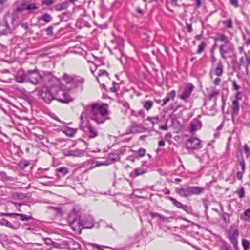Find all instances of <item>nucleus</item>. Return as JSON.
<instances>
[{
    "label": "nucleus",
    "instance_id": "f257e3e1",
    "mask_svg": "<svg viewBox=\"0 0 250 250\" xmlns=\"http://www.w3.org/2000/svg\"><path fill=\"white\" fill-rule=\"evenodd\" d=\"M39 95L44 103L49 104L54 100L67 104L71 101L66 93L62 89L60 81L57 80L50 86H43Z\"/></svg>",
    "mask_w": 250,
    "mask_h": 250
},
{
    "label": "nucleus",
    "instance_id": "f03ea898",
    "mask_svg": "<svg viewBox=\"0 0 250 250\" xmlns=\"http://www.w3.org/2000/svg\"><path fill=\"white\" fill-rule=\"evenodd\" d=\"M107 107V105L106 104L100 105L96 103L93 104L91 106H87L85 111H83L80 116L81 124L80 129L83 130L82 125L84 122L83 119H86L87 117V112H89L91 120L94 121L97 124L104 123L108 115Z\"/></svg>",
    "mask_w": 250,
    "mask_h": 250
},
{
    "label": "nucleus",
    "instance_id": "7ed1b4c3",
    "mask_svg": "<svg viewBox=\"0 0 250 250\" xmlns=\"http://www.w3.org/2000/svg\"><path fill=\"white\" fill-rule=\"evenodd\" d=\"M204 191L203 188L198 186H185L180 188H176V192L181 197H188L192 195H199Z\"/></svg>",
    "mask_w": 250,
    "mask_h": 250
},
{
    "label": "nucleus",
    "instance_id": "20e7f679",
    "mask_svg": "<svg viewBox=\"0 0 250 250\" xmlns=\"http://www.w3.org/2000/svg\"><path fill=\"white\" fill-rule=\"evenodd\" d=\"M14 21V17L7 14L5 16L3 22L0 23V34L6 35L12 33L14 27L12 26Z\"/></svg>",
    "mask_w": 250,
    "mask_h": 250
},
{
    "label": "nucleus",
    "instance_id": "39448f33",
    "mask_svg": "<svg viewBox=\"0 0 250 250\" xmlns=\"http://www.w3.org/2000/svg\"><path fill=\"white\" fill-rule=\"evenodd\" d=\"M186 146L188 149H198L201 148V140L196 137H191L186 143Z\"/></svg>",
    "mask_w": 250,
    "mask_h": 250
},
{
    "label": "nucleus",
    "instance_id": "423d86ee",
    "mask_svg": "<svg viewBox=\"0 0 250 250\" xmlns=\"http://www.w3.org/2000/svg\"><path fill=\"white\" fill-rule=\"evenodd\" d=\"M232 47L230 42L228 41V42H224L219 47V51L222 58L226 59V54L232 51Z\"/></svg>",
    "mask_w": 250,
    "mask_h": 250
},
{
    "label": "nucleus",
    "instance_id": "0eeeda50",
    "mask_svg": "<svg viewBox=\"0 0 250 250\" xmlns=\"http://www.w3.org/2000/svg\"><path fill=\"white\" fill-rule=\"evenodd\" d=\"M27 76L28 80L31 83L34 85H37L38 83L40 76L36 70L28 71Z\"/></svg>",
    "mask_w": 250,
    "mask_h": 250
},
{
    "label": "nucleus",
    "instance_id": "6e6552de",
    "mask_svg": "<svg viewBox=\"0 0 250 250\" xmlns=\"http://www.w3.org/2000/svg\"><path fill=\"white\" fill-rule=\"evenodd\" d=\"M239 233V231L237 229H235L233 231H230L228 233V238L230 240L235 250L238 249V237Z\"/></svg>",
    "mask_w": 250,
    "mask_h": 250
},
{
    "label": "nucleus",
    "instance_id": "1a4fd4ad",
    "mask_svg": "<svg viewBox=\"0 0 250 250\" xmlns=\"http://www.w3.org/2000/svg\"><path fill=\"white\" fill-rule=\"evenodd\" d=\"M85 152L83 150L77 149L75 150H65L63 155L65 157H80L84 155Z\"/></svg>",
    "mask_w": 250,
    "mask_h": 250
},
{
    "label": "nucleus",
    "instance_id": "9d476101",
    "mask_svg": "<svg viewBox=\"0 0 250 250\" xmlns=\"http://www.w3.org/2000/svg\"><path fill=\"white\" fill-rule=\"evenodd\" d=\"M39 7L34 3L26 2L22 5L21 7L18 8L17 11H21L22 10H28L30 13H33L34 11L38 9Z\"/></svg>",
    "mask_w": 250,
    "mask_h": 250
},
{
    "label": "nucleus",
    "instance_id": "9b49d317",
    "mask_svg": "<svg viewBox=\"0 0 250 250\" xmlns=\"http://www.w3.org/2000/svg\"><path fill=\"white\" fill-rule=\"evenodd\" d=\"M0 215L1 216H19L20 217V220L22 221H28L30 219H32L33 218L31 216H27L24 214L21 213H0Z\"/></svg>",
    "mask_w": 250,
    "mask_h": 250
},
{
    "label": "nucleus",
    "instance_id": "f8f14e48",
    "mask_svg": "<svg viewBox=\"0 0 250 250\" xmlns=\"http://www.w3.org/2000/svg\"><path fill=\"white\" fill-rule=\"evenodd\" d=\"M27 72L24 73L22 69L18 71L17 74L15 76L16 81L19 83H23L26 80H28Z\"/></svg>",
    "mask_w": 250,
    "mask_h": 250
},
{
    "label": "nucleus",
    "instance_id": "ddd939ff",
    "mask_svg": "<svg viewBox=\"0 0 250 250\" xmlns=\"http://www.w3.org/2000/svg\"><path fill=\"white\" fill-rule=\"evenodd\" d=\"M202 126V123L198 120H193L190 122V131L193 133L200 129Z\"/></svg>",
    "mask_w": 250,
    "mask_h": 250
},
{
    "label": "nucleus",
    "instance_id": "4468645a",
    "mask_svg": "<svg viewBox=\"0 0 250 250\" xmlns=\"http://www.w3.org/2000/svg\"><path fill=\"white\" fill-rule=\"evenodd\" d=\"M56 176L58 177H62L66 176L69 173V171L67 167H58L55 169Z\"/></svg>",
    "mask_w": 250,
    "mask_h": 250
},
{
    "label": "nucleus",
    "instance_id": "2eb2a0df",
    "mask_svg": "<svg viewBox=\"0 0 250 250\" xmlns=\"http://www.w3.org/2000/svg\"><path fill=\"white\" fill-rule=\"evenodd\" d=\"M193 87L194 86L193 85L187 87L183 93L180 96V98L184 101H186L187 99L190 95V94L193 90Z\"/></svg>",
    "mask_w": 250,
    "mask_h": 250
},
{
    "label": "nucleus",
    "instance_id": "dca6fc26",
    "mask_svg": "<svg viewBox=\"0 0 250 250\" xmlns=\"http://www.w3.org/2000/svg\"><path fill=\"white\" fill-rule=\"evenodd\" d=\"M68 222L70 226H72L75 224L79 225L80 221L79 217L75 213L70 214L68 217Z\"/></svg>",
    "mask_w": 250,
    "mask_h": 250
},
{
    "label": "nucleus",
    "instance_id": "f3484780",
    "mask_svg": "<svg viewBox=\"0 0 250 250\" xmlns=\"http://www.w3.org/2000/svg\"><path fill=\"white\" fill-rule=\"evenodd\" d=\"M176 96V92L174 90H172L169 93H168L166 97L163 99V103L162 104V106H164L166 104H167L171 98L172 100H173Z\"/></svg>",
    "mask_w": 250,
    "mask_h": 250
},
{
    "label": "nucleus",
    "instance_id": "a211bd4d",
    "mask_svg": "<svg viewBox=\"0 0 250 250\" xmlns=\"http://www.w3.org/2000/svg\"><path fill=\"white\" fill-rule=\"evenodd\" d=\"M231 109L232 115H237L239 111V103L237 100H234L232 101Z\"/></svg>",
    "mask_w": 250,
    "mask_h": 250
},
{
    "label": "nucleus",
    "instance_id": "6ab92c4d",
    "mask_svg": "<svg viewBox=\"0 0 250 250\" xmlns=\"http://www.w3.org/2000/svg\"><path fill=\"white\" fill-rule=\"evenodd\" d=\"M69 248L72 250H81L82 249L80 244L73 240H71L68 243Z\"/></svg>",
    "mask_w": 250,
    "mask_h": 250
},
{
    "label": "nucleus",
    "instance_id": "aec40b11",
    "mask_svg": "<svg viewBox=\"0 0 250 250\" xmlns=\"http://www.w3.org/2000/svg\"><path fill=\"white\" fill-rule=\"evenodd\" d=\"M215 74L217 76H221L223 73V65L221 61H219L214 71Z\"/></svg>",
    "mask_w": 250,
    "mask_h": 250
},
{
    "label": "nucleus",
    "instance_id": "412c9836",
    "mask_svg": "<svg viewBox=\"0 0 250 250\" xmlns=\"http://www.w3.org/2000/svg\"><path fill=\"white\" fill-rule=\"evenodd\" d=\"M87 128L90 134L89 136L90 138H93L97 136L98 132L97 130L93 127V126L90 124H88L87 125Z\"/></svg>",
    "mask_w": 250,
    "mask_h": 250
},
{
    "label": "nucleus",
    "instance_id": "4be33fe9",
    "mask_svg": "<svg viewBox=\"0 0 250 250\" xmlns=\"http://www.w3.org/2000/svg\"><path fill=\"white\" fill-rule=\"evenodd\" d=\"M68 7V2L67 1L63 2L61 3H59L55 6V8L56 11H60L62 10L66 9Z\"/></svg>",
    "mask_w": 250,
    "mask_h": 250
},
{
    "label": "nucleus",
    "instance_id": "5701e85b",
    "mask_svg": "<svg viewBox=\"0 0 250 250\" xmlns=\"http://www.w3.org/2000/svg\"><path fill=\"white\" fill-rule=\"evenodd\" d=\"M119 159V155L117 153H110L107 157V161L109 163H112Z\"/></svg>",
    "mask_w": 250,
    "mask_h": 250
},
{
    "label": "nucleus",
    "instance_id": "b1692460",
    "mask_svg": "<svg viewBox=\"0 0 250 250\" xmlns=\"http://www.w3.org/2000/svg\"><path fill=\"white\" fill-rule=\"evenodd\" d=\"M52 20V17L48 13H45L38 18V20H42L46 23H49Z\"/></svg>",
    "mask_w": 250,
    "mask_h": 250
},
{
    "label": "nucleus",
    "instance_id": "393cba45",
    "mask_svg": "<svg viewBox=\"0 0 250 250\" xmlns=\"http://www.w3.org/2000/svg\"><path fill=\"white\" fill-rule=\"evenodd\" d=\"M87 221H85L83 225V227L86 229H91L93 227V220L91 217H88L86 218Z\"/></svg>",
    "mask_w": 250,
    "mask_h": 250
},
{
    "label": "nucleus",
    "instance_id": "a878e982",
    "mask_svg": "<svg viewBox=\"0 0 250 250\" xmlns=\"http://www.w3.org/2000/svg\"><path fill=\"white\" fill-rule=\"evenodd\" d=\"M0 225L2 226H6L7 227L16 229L17 228L14 227L13 224L5 219H2L0 220Z\"/></svg>",
    "mask_w": 250,
    "mask_h": 250
},
{
    "label": "nucleus",
    "instance_id": "bb28decb",
    "mask_svg": "<svg viewBox=\"0 0 250 250\" xmlns=\"http://www.w3.org/2000/svg\"><path fill=\"white\" fill-rule=\"evenodd\" d=\"M153 103L151 100H147L143 103V107L146 110L149 111L153 106Z\"/></svg>",
    "mask_w": 250,
    "mask_h": 250
},
{
    "label": "nucleus",
    "instance_id": "cd10ccee",
    "mask_svg": "<svg viewBox=\"0 0 250 250\" xmlns=\"http://www.w3.org/2000/svg\"><path fill=\"white\" fill-rule=\"evenodd\" d=\"M64 132L67 136L72 137L76 133V130L72 128L67 127L64 131Z\"/></svg>",
    "mask_w": 250,
    "mask_h": 250
},
{
    "label": "nucleus",
    "instance_id": "c85d7f7f",
    "mask_svg": "<svg viewBox=\"0 0 250 250\" xmlns=\"http://www.w3.org/2000/svg\"><path fill=\"white\" fill-rule=\"evenodd\" d=\"M63 79L67 83L69 84L74 82V76L72 77L64 73L63 76Z\"/></svg>",
    "mask_w": 250,
    "mask_h": 250
},
{
    "label": "nucleus",
    "instance_id": "c756f323",
    "mask_svg": "<svg viewBox=\"0 0 250 250\" xmlns=\"http://www.w3.org/2000/svg\"><path fill=\"white\" fill-rule=\"evenodd\" d=\"M167 198L168 200H169L170 201H171L172 202V203H173V204L175 207H176L177 208H181L183 204H182L181 202L177 201L175 198H174L172 197H170V196L167 197Z\"/></svg>",
    "mask_w": 250,
    "mask_h": 250
},
{
    "label": "nucleus",
    "instance_id": "7c9ffc66",
    "mask_svg": "<svg viewBox=\"0 0 250 250\" xmlns=\"http://www.w3.org/2000/svg\"><path fill=\"white\" fill-rule=\"evenodd\" d=\"M134 177H137L139 175H142L146 172V170L141 168H137L134 170Z\"/></svg>",
    "mask_w": 250,
    "mask_h": 250
},
{
    "label": "nucleus",
    "instance_id": "2f4dec72",
    "mask_svg": "<svg viewBox=\"0 0 250 250\" xmlns=\"http://www.w3.org/2000/svg\"><path fill=\"white\" fill-rule=\"evenodd\" d=\"M215 41H220L223 42H228V41H229L228 37L225 35L224 34H221L219 37L216 38L214 39Z\"/></svg>",
    "mask_w": 250,
    "mask_h": 250
},
{
    "label": "nucleus",
    "instance_id": "473e14b6",
    "mask_svg": "<svg viewBox=\"0 0 250 250\" xmlns=\"http://www.w3.org/2000/svg\"><path fill=\"white\" fill-rule=\"evenodd\" d=\"M104 76H105L107 78H108L109 77V73L106 71H105L104 70H100L98 75L97 76H96V80L98 83H100L99 77Z\"/></svg>",
    "mask_w": 250,
    "mask_h": 250
},
{
    "label": "nucleus",
    "instance_id": "72a5a7b5",
    "mask_svg": "<svg viewBox=\"0 0 250 250\" xmlns=\"http://www.w3.org/2000/svg\"><path fill=\"white\" fill-rule=\"evenodd\" d=\"M181 208L188 214H191L193 213V209L191 206L183 204Z\"/></svg>",
    "mask_w": 250,
    "mask_h": 250
},
{
    "label": "nucleus",
    "instance_id": "f704fd0d",
    "mask_svg": "<svg viewBox=\"0 0 250 250\" xmlns=\"http://www.w3.org/2000/svg\"><path fill=\"white\" fill-rule=\"evenodd\" d=\"M222 219L226 224H229L230 223V215L227 212H225L222 214Z\"/></svg>",
    "mask_w": 250,
    "mask_h": 250
},
{
    "label": "nucleus",
    "instance_id": "c9c22d12",
    "mask_svg": "<svg viewBox=\"0 0 250 250\" xmlns=\"http://www.w3.org/2000/svg\"><path fill=\"white\" fill-rule=\"evenodd\" d=\"M29 164H30V162L28 161H26V160L22 161H21L19 163L18 167L20 168H21L22 169H24L26 167H27L29 165Z\"/></svg>",
    "mask_w": 250,
    "mask_h": 250
},
{
    "label": "nucleus",
    "instance_id": "e433bc0d",
    "mask_svg": "<svg viewBox=\"0 0 250 250\" xmlns=\"http://www.w3.org/2000/svg\"><path fill=\"white\" fill-rule=\"evenodd\" d=\"M85 81V79L80 76H74V83L77 85L83 84Z\"/></svg>",
    "mask_w": 250,
    "mask_h": 250
},
{
    "label": "nucleus",
    "instance_id": "4c0bfd02",
    "mask_svg": "<svg viewBox=\"0 0 250 250\" xmlns=\"http://www.w3.org/2000/svg\"><path fill=\"white\" fill-rule=\"evenodd\" d=\"M242 245L244 250H248L250 248V243L249 241L243 239L242 240Z\"/></svg>",
    "mask_w": 250,
    "mask_h": 250
},
{
    "label": "nucleus",
    "instance_id": "58836bf2",
    "mask_svg": "<svg viewBox=\"0 0 250 250\" xmlns=\"http://www.w3.org/2000/svg\"><path fill=\"white\" fill-rule=\"evenodd\" d=\"M235 193L238 194L239 197L240 198H243L245 197V192L243 188L235 191Z\"/></svg>",
    "mask_w": 250,
    "mask_h": 250
},
{
    "label": "nucleus",
    "instance_id": "ea45409f",
    "mask_svg": "<svg viewBox=\"0 0 250 250\" xmlns=\"http://www.w3.org/2000/svg\"><path fill=\"white\" fill-rule=\"evenodd\" d=\"M238 163L241 167V170L245 171L246 165L244 158L242 157L241 159L238 161Z\"/></svg>",
    "mask_w": 250,
    "mask_h": 250
},
{
    "label": "nucleus",
    "instance_id": "a19ab883",
    "mask_svg": "<svg viewBox=\"0 0 250 250\" xmlns=\"http://www.w3.org/2000/svg\"><path fill=\"white\" fill-rule=\"evenodd\" d=\"M119 85L118 83L113 81L112 82V86L110 88V91L112 92H115L118 90Z\"/></svg>",
    "mask_w": 250,
    "mask_h": 250
},
{
    "label": "nucleus",
    "instance_id": "79ce46f5",
    "mask_svg": "<svg viewBox=\"0 0 250 250\" xmlns=\"http://www.w3.org/2000/svg\"><path fill=\"white\" fill-rule=\"evenodd\" d=\"M146 150L143 148H140L137 151V157H142L145 156L146 154Z\"/></svg>",
    "mask_w": 250,
    "mask_h": 250
},
{
    "label": "nucleus",
    "instance_id": "37998d69",
    "mask_svg": "<svg viewBox=\"0 0 250 250\" xmlns=\"http://www.w3.org/2000/svg\"><path fill=\"white\" fill-rule=\"evenodd\" d=\"M147 120L149 121H150L152 125H154L155 124H157L159 120V117H148Z\"/></svg>",
    "mask_w": 250,
    "mask_h": 250
},
{
    "label": "nucleus",
    "instance_id": "c03bdc74",
    "mask_svg": "<svg viewBox=\"0 0 250 250\" xmlns=\"http://www.w3.org/2000/svg\"><path fill=\"white\" fill-rule=\"evenodd\" d=\"M206 46V43L205 42H202L199 45L197 53L198 54L201 53V52L204 50Z\"/></svg>",
    "mask_w": 250,
    "mask_h": 250
},
{
    "label": "nucleus",
    "instance_id": "a18cd8bd",
    "mask_svg": "<svg viewBox=\"0 0 250 250\" xmlns=\"http://www.w3.org/2000/svg\"><path fill=\"white\" fill-rule=\"evenodd\" d=\"M223 24L229 28H230L232 26V22L230 19L224 21H223Z\"/></svg>",
    "mask_w": 250,
    "mask_h": 250
},
{
    "label": "nucleus",
    "instance_id": "49530a36",
    "mask_svg": "<svg viewBox=\"0 0 250 250\" xmlns=\"http://www.w3.org/2000/svg\"><path fill=\"white\" fill-rule=\"evenodd\" d=\"M244 216L246 217L245 220L250 222V208L246 209L244 212Z\"/></svg>",
    "mask_w": 250,
    "mask_h": 250
},
{
    "label": "nucleus",
    "instance_id": "de8ad7c7",
    "mask_svg": "<svg viewBox=\"0 0 250 250\" xmlns=\"http://www.w3.org/2000/svg\"><path fill=\"white\" fill-rule=\"evenodd\" d=\"M219 92L218 91H212L208 95L209 100H211L213 98L219 94Z\"/></svg>",
    "mask_w": 250,
    "mask_h": 250
},
{
    "label": "nucleus",
    "instance_id": "09e8293b",
    "mask_svg": "<svg viewBox=\"0 0 250 250\" xmlns=\"http://www.w3.org/2000/svg\"><path fill=\"white\" fill-rule=\"evenodd\" d=\"M221 250H232V249L229 245L226 243H224L221 247Z\"/></svg>",
    "mask_w": 250,
    "mask_h": 250
},
{
    "label": "nucleus",
    "instance_id": "8fccbe9b",
    "mask_svg": "<svg viewBox=\"0 0 250 250\" xmlns=\"http://www.w3.org/2000/svg\"><path fill=\"white\" fill-rule=\"evenodd\" d=\"M244 152L247 154V157L250 155V149L247 144H245L244 146Z\"/></svg>",
    "mask_w": 250,
    "mask_h": 250
},
{
    "label": "nucleus",
    "instance_id": "3c124183",
    "mask_svg": "<svg viewBox=\"0 0 250 250\" xmlns=\"http://www.w3.org/2000/svg\"><path fill=\"white\" fill-rule=\"evenodd\" d=\"M46 34L48 36H51L53 34V27L52 26H49L45 29Z\"/></svg>",
    "mask_w": 250,
    "mask_h": 250
},
{
    "label": "nucleus",
    "instance_id": "603ef678",
    "mask_svg": "<svg viewBox=\"0 0 250 250\" xmlns=\"http://www.w3.org/2000/svg\"><path fill=\"white\" fill-rule=\"evenodd\" d=\"M245 172V171H239L236 173V177L237 179L239 180H241L243 178V173Z\"/></svg>",
    "mask_w": 250,
    "mask_h": 250
},
{
    "label": "nucleus",
    "instance_id": "864d4df0",
    "mask_svg": "<svg viewBox=\"0 0 250 250\" xmlns=\"http://www.w3.org/2000/svg\"><path fill=\"white\" fill-rule=\"evenodd\" d=\"M89 67H90V71H91V73L93 75H94V72L96 71V70L97 68V65L95 63H93V65H90L89 66Z\"/></svg>",
    "mask_w": 250,
    "mask_h": 250
},
{
    "label": "nucleus",
    "instance_id": "5fc2aeb1",
    "mask_svg": "<svg viewBox=\"0 0 250 250\" xmlns=\"http://www.w3.org/2000/svg\"><path fill=\"white\" fill-rule=\"evenodd\" d=\"M43 240H44L45 244L48 246L52 245L53 242L49 238H44Z\"/></svg>",
    "mask_w": 250,
    "mask_h": 250
},
{
    "label": "nucleus",
    "instance_id": "6e6d98bb",
    "mask_svg": "<svg viewBox=\"0 0 250 250\" xmlns=\"http://www.w3.org/2000/svg\"><path fill=\"white\" fill-rule=\"evenodd\" d=\"M42 3L46 5H51L54 3L53 0H43Z\"/></svg>",
    "mask_w": 250,
    "mask_h": 250
},
{
    "label": "nucleus",
    "instance_id": "4d7b16f0",
    "mask_svg": "<svg viewBox=\"0 0 250 250\" xmlns=\"http://www.w3.org/2000/svg\"><path fill=\"white\" fill-rule=\"evenodd\" d=\"M232 83L234 90H238L240 89V86L237 84L235 80L232 81Z\"/></svg>",
    "mask_w": 250,
    "mask_h": 250
},
{
    "label": "nucleus",
    "instance_id": "13d9d810",
    "mask_svg": "<svg viewBox=\"0 0 250 250\" xmlns=\"http://www.w3.org/2000/svg\"><path fill=\"white\" fill-rule=\"evenodd\" d=\"M229 2L230 4L235 7H238L239 6L237 0H229Z\"/></svg>",
    "mask_w": 250,
    "mask_h": 250
},
{
    "label": "nucleus",
    "instance_id": "bf43d9fd",
    "mask_svg": "<svg viewBox=\"0 0 250 250\" xmlns=\"http://www.w3.org/2000/svg\"><path fill=\"white\" fill-rule=\"evenodd\" d=\"M145 112L143 110H140L137 112V116H139L142 118H144L145 117Z\"/></svg>",
    "mask_w": 250,
    "mask_h": 250
},
{
    "label": "nucleus",
    "instance_id": "052dcab7",
    "mask_svg": "<svg viewBox=\"0 0 250 250\" xmlns=\"http://www.w3.org/2000/svg\"><path fill=\"white\" fill-rule=\"evenodd\" d=\"M221 81V79L220 78L217 77L215 79V80L213 81V83H214V85H218L220 84Z\"/></svg>",
    "mask_w": 250,
    "mask_h": 250
},
{
    "label": "nucleus",
    "instance_id": "680f3d73",
    "mask_svg": "<svg viewBox=\"0 0 250 250\" xmlns=\"http://www.w3.org/2000/svg\"><path fill=\"white\" fill-rule=\"evenodd\" d=\"M136 125H132L130 127V128L129 129V130L127 133H134L136 131L134 130V128L135 127Z\"/></svg>",
    "mask_w": 250,
    "mask_h": 250
},
{
    "label": "nucleus",
    "instance_id": "e2e57ef3",
    "mask_svg": "<svg viewBox=\"0 0 250 250\" xmlns=\"http://www.w3.org/2000/svg\"><path fill=\"white\" fill-rule=\"evenodd\" d=\"M91 245L93 248H96L98 250H103V247L97 244H92Z\"/></svg>",
    "mask_w": 250,
    "mask_h": 250
},
{
    "label": "nucleus",
    "instance_id": "0e129e2a",
    "mask_svg": "<svg viewBox=\"0 0 250 250\" xmlns=\"http://www.w3.org/2000/svg\"><path fill=\"white\" fill-rule=\"evenodd\" d=\"M150 216L152 217H159L160 218L161 214L156 212H151L150 213Z\"/></svg>",
    "mask_w": 250,
    "mask_h": 250
},
{
    "label": "nucleus",
    "instance_id": "69168bd1",
    "mask_svg": "<svg viewBox=\"0 0 250 250\" xmlns=\"http://www.w3.org/2000/svg\"><path fill=\"white\" fill-rule=\"evenodd\" d=\"M182 107L181 105H178L176 106V107H174L173 105L171 106V109L173 110V112L176 111L180 107Z\"/></svg>",
    "mask_w": 250,
    "mask_h": 250
},
{
    "label": "nucleus",
    "instance_id": "338daca9",
    "mask_svg": "<svg viewBox=\"0 0 250 250\" xmlns=\"http://www.w3.org/2000/svg\"><path fill=\"white\" fill-rule=\"evenodd\" d=\"M21 26L23 28L25 29V30H28V24L26 22L22 23L21 24Z\"/></svg>",
    "mask_w": 250,
    "mask_h": 250
},
{
    "label": "nucleus",
    "instance_id": "774afa93",
    "mask_svg": "<svg viewBox=\"0 0 250 250\" xmlns=\"http://www.w3.org/2000/svg\"><path fill=\"white\" fill-rule=\"evenodd\" d=\"M35 136L37 139L41 140L44 139V136L43 135H38L37 134H35Z\"/></svg>",
    "mask_w": 250,
    "mask_h": 250
}]
</instances>
